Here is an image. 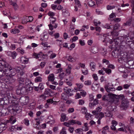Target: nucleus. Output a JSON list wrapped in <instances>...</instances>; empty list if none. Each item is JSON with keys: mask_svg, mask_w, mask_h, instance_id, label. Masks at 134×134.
Wrapping results in <instances>:
<instances>
[{"mask_svg": "<svg viewBox=\"0 0 134 134\" xmlns=\"http://www.w3.org/2000/svg\"><path fill=\"white\" fill-rule=\"evenodd\" d=\"M65 76V74L64 72L60 74L59 75V78L61 79H62Z\"/></svg>", "mask_w": 134, "mask_h": 134, "instance_id": "nucleus-37", "label": "nucleus"}, {"mask_svg": "<svg viewBox=\"0 0 134 134\" xmlns=\"http://www.w3.org/2000/svg\"><path fill=\"white\" fill-rule=\"evenodd\" d=\"M68 61L71 62H74L75 61V59L71 56H69L68 58L67 59Z\"/></svg>", "mask_w": 134, "mask_h": 134, "instance_id": "nucleus-28", "label": "nucleus"}, {"mask_svg": "<svg viewBox=\"0 0 134 134\" xmlns=\"http://www.w3.org/2000/svg\"><path fill=\"white\" fill-rule=\"evenodd\" d=\"M41 44L43 46H44V47H50V46H47L48 44L46 42L43 43V42H42L41 43Z\"/></svg>", "mask_w": 134, "mask_h": 134, "instance_id": "nucleus-49", "label": "nucleus"}, {"mask_svg": "<svg viewBox=\"0 0 134 134\" xmlns=\"http://www.w3.org/2000/svg\"><path fill=\"white\" fill-rule=\"evenodd\" d=\"M84 83L86 85H90L91 84V82L90 81L88 80L85 81Z\"/></svg>", "mask_w": 134, "mask_h": 134, "instance_id": "nucleus-40", "label": "nucleus"}, {"mask_svg": "<svg viewBox=\"0 0 134 134\" xmlns=\"http://www.w3.org/2000/svg\"><path fill=\"white\" fill-rule=\"evenodd\" d=\"M109 127L108 126H106L103 127L102 129L103 130L102 131V133L103 134H105V131L108 130Z\"/></svg>", "mask_w": 134, "mask_h": 134, "instance_id": "nucleus-29", "label": "nucleus"}, {"mask_svg": "<svg viewBox=\"0 0 134 134\" xmlns=\"http://www.w3.org/2000/svg\"><path fill=\"white\" fill-rule=\"evenodd\" d=\"M12 55L11 57L13 58L14 59L16 57L17 55V54L15 51H13L12 52Z\"/></svg>", "mask_w": 134, "mask_h": 134, "instance_id": "nucleus-35", "label": "nucleus"}, {"mask_svg": "<svg viewBox=\"0 0 134 134\" xmlns=\"http://www.w3.org/2000/svg\"><path fill=\"white\" fill-rule=\"evenodd\" d=\"M80 94L83 97H85L86 94V92L84 91H82L80 92Z\"/></svg>", "mask_w": 134, "mask_h": 134, "instance_id": "nucleus-44", "label": "nucleus"}, {"mask_svg": "<svg viewBox=\"0 0 134 134\" xmlns=\"http://www.w3.org/2000/svg\"><path fill=\"white\" fill-rule=\"evenodd\" d=\"M112 125L111 126V129L113 130H115L116 128L115 126L117 125L118 123L115 121L113 120L112 121Z\"/></svg>", "mask_w": 134, "mask_h": 134, "instance_id": "nucleus-9", "label": "nucleus"}, {"mask_svg": "<svg viewBox=\"0 0 134 134\" xmlns=\"http://www.w3.org/2000/svg\"><path fill=\"white\" fill-rule=\"evenodd\" d=\"M98 100L96 99H95L93 102L92 103H89V106L91 108L94 107V105L98 104Z\"/></svg>", "mask_w": 134, "mask_h": 134, "instance_id": "nucleus-15", "label": "nucleus"}, {"mask_svg": "<svg viewBox=\"0 0 134 134\" xmlns=\"http://www.w3.org/2000/svg\"><path fill=\"white\" fill-rule=\"evenodd\" d=\"M121 19L120 18H115L113 19V20L115 22H120L121 20Z\"/></svg>", "mask_w": 134, "mask_h": 134, "instance_id": "nucleus-51", "label": "nucleus"}, {"mask_svg": "<svg viewBox=\"0 0 134 134\" xmlns=\"http://www.w3.org/2000/svg\"><path fill=\"white\" fill-rule=\"evenodd\" d=\"M85 102L84 100L82 99L79 100V104L80 105H82Z\"/></svg>", "mask_w": 134, "mask_h": 134, "instance_id": "nucleus-47", "label": "nucleus"}, {"mask_svg": "<svg viewBox=\"0 0 134 134\" xmlns=\"http://www.w3.org/2000/svg\"><path fill=\"white\" fill-rule=\"evenodd\" d=\"M19 83L18 86H24L25 84V80L23 78L20 77L18 79Z\"/></svg>", "mask_w": 134, "mask_h": 134, "instance_id": "nucleus-8", "label": "nucleus"}, {"mask_svg": "<svg viewBox=\"0 0 134 134\" xmlns=\"http://www.w3.org/2000/svg\"><path fill=\"white\" fill-rule=\"evenodd\" d=\"M93 79L95 81H97L98 79V78L97 75L96 74H94L92 75Z\"/></svg>", "mask_w": 134, "mask_h": 134, "instance_id": "nucleus-46", "label": "nucleus"}, {"mask_svg": "<svg viewBox=\"0 0 134 134\" xmlns=\"http://www.w3.org/2000/svg\"><path fill=\"white\" fill-rule=\"evenodd\" d=\"M115 110L111 106H109L108 107L106 112H105V114L107 116L112 117L113 113L115 111Z\"/></svg>", "mask_w": 134, "mask_h": 134, "instance_id": "nucleus-4", "label": "nucleus"}, {"mask_svg": "<svg viewBox=\"0 0 134 134\" xmlns=\"http://www.w3.org/2000/svg\"><path fill=\"white\" fill-rule=\"evenodd\" d=\"M42 78L40 77H37L35 79V81L36 82H41L42 81Z\"/></svg>", "mask_w": 134, "mask_h": 134, "instance_id": "nucleus-33", "label": "nucleus"}, {"mask_svg": "<svg viewBox=\"0 0 134 134\" xmlns=\"http://www.w3.org/2000/svg\"><path fill=\"white\" fill-rule=\"evenodd\" d=\"M48 14L49 16L51 17H53L54 16L55 14L54 13L50 11L48 13Z\"/></svg>", "mask_w": 134, "mask_h": 134, "instance_id": "nucleus-41", "label": "nucleus"}, {"mask_svg": "<svg viewBox=\"0 0 134 134\" xmlns=\"http://www.w3.org/2000/svg\"><path fill=\"white\" fill-rule=\"evenodd\" d=\"M6 129V124L2 123L0 124V129L2 130L3 131L4 130Z\"/></svg>", "mask_w": 134, "mask_h": 134, "instance_id": "nucleus-22", "label": "nucleus"}, {"mask_svg": "<svg viewBox=\"0 0 134 134\" xmlns=\"http://www.w3.org/2000/svg\"><path fill=\"white\" fill-rule=\"evenodd\" d=\"M25 85L26 86H30V85H32V83L31 82V81L29 79H26L25 82Z\"/></svg>", "mask_w": 134, "mask_h": 134, "instance_id": "nucleus-16", "label": "nucleus"}, {"mask_svg": "<svg viewBox=\"0 0 134 134\" xmlns=\"http://www.w3.org/2000/svg\"><path fill=\"white\" fill-rule=\"evenodd\" d=\"M111 35L115 36H117L118 35V32L115 30L114 31L112 30L111 32Z\"/></svg>", "mask_w": 134, "mask_h": 134, "instance_id": "nucleus-26", "label": "nucleus"}, {"mask_svg": "<svg viewBox=\"0 0 134 134\" xmlns=\"http://www.w3.org/2000/svg\"><path fill=\"white\" fill-rule=\"evenodd\" d=\"M12 101V99L11 97H8L7 99H6V98H4L3 100L1 101V105H2L3 104H7L11 103Z\"/></svg>", "mask_w": 134, "mask_h": 134, "instance_id": "nucleus-6", "label": "nucleus"}, {"mask_svg": "<svg viewBox=\"0 0 134 134\" xmlns=\"http://www.w3.org/2000/svg\"><path fill=\"white\" fill-rule=\"evenodd\" d=\"M91 52L93 54H96L98 52V48L97 47H92L91 50Z\"/></svg>", "mask_w": 134, "mask_h": 134, "instance_id": "nucleus-14", "label": "nucleus"}, {"mask_svg": "<svg viewBox=\"0 0 134 134\" xmlns=\"http://www.w3.org/2000/svg\"><path fill=\"white\" fill-rule=\"evenodd\" d=\"M0 67L2 68H7V69L9 70L11 73L10 76H14L16 74V69L12 68L8 64L4 61L2 60L0 62Z\"/></svg>", "mask_w": 134, "mask_h": 134, "instance_id": "nucleus-1", "label": "nucleus"}, {"mask_svg": "<svg viewBox=\"0 0 134 134\" xmlns=\"http://www.w3.org/2000/svg\"><path fill=\"white\" fill-rule=\"evenodd\" d=\"M10 3L11 5H12L14 7L15 10L17 9H18V6L16 3L11 1L10 2Z\"/></svg>", "mask_w": 134, "mask_h": 134, "instance_id": "nucleus-20", "label": "nucleus"}, {"mask_svg": "<svg viewBox=\"0 0 134 134\" xmlns=\"http://www.w3.org/2000/svg\"><path fill=\"white\" fill-rule=\"evenodd\" d=\"M64 38L65 39H66L68 37V35L66 33H64Z\"/></svg>", "mask_w": 134, "mask_h": 134, "instance_id": "nucleus-61", "label": "nucleus"}, {"mask_svg": "<svg viewBox=\"0 0 134 134\" xmlns=\"http://www.w3.org/2000/svg\"><path fill=\"white\" fill-rule=\"evenodd\" d=\"M44 94L45 95H49L50 96L54 94V93L50 89H48L45 91L44 92Z\"/></svg>", "mask_w": 134, "mask_h": 134, "instance_id": "nucleus-10", "label": "nucleus"}, {"mask_svg": "<svg viewBox=\"0 0 134 134\" xmlns=\"http://www.w3.org/2000/svg\"><path fill=\"white\" fill-rule=\"evenodd\" d=\"M82 113L84 114H85L86 113L87 110L86 108L84 107L82 109Z\"/></svg>", "mask_w": 134, "mask_h": 134, "instance_id": "nucleus-52", "label": "nucleus"}, {"mask_svg": "<svg viewBox=\"0 0 134 134\" xmlns=\"http://www.w3.org/2000/svg\"><path fill=\"white\" fill-rule=\"evenodd\" d=\"M79 43L81 46H84L85 44L84 41L81 40H79Z\"/></svg>", "mask_w": 134, "mask_h": 134, "instance_id": "nucleus-62", "label": "nucleus"}, {"mask_svg": "<svg viewBox=\"0 0 134 134\" xmlns=\"http://www.w3.org/2000/svg\"><path fill=\"white\" fill-rule=\"evenodd\" d=\"M19 100L21 103L26 105L28 102L29 99L27 97L23 96L20 98Z\"/></svg>", "mask_w": 134, "mask_h": 134, "instance_id": "nucleus-5", "label": "nucleus"}, {"mask_svg": "<svg viewBox=\"0 0 134 134\" xmlns=\"http://www.w3.org/2000/svg\"><path fill=\"white\" fill-rule=\"evenodd\" d=\"M56 56V54L54 53H52L50 56L51 58H53Z\"/></svg>", "mask_w": 134, "mask_h": 134, "instance_id": "nucleus-55", "label": "nucleus"}, {"mask_svg": "<svg viewBox=\"0 0 134 134\" xmlns=\"http://www.w3.org/2000/svg\"><path fill=\"white\" fill-rule=\"evenodd\" d=\"M99 116H100L99 118H100V119H101L102 118L104 117V114L102 112L100 113Z\"/></svg>", "mask_w": 134, "mask_h": 134, "instance_id": "nucleus-60", "label": "nucleus"}, {"mask_svg": "<svg viewBox=\"0 0 134 134\" xmlns=\"http://www.w3.org/2000/svg\"><path fill=\"white\" fill-rule=\"evenodd\" d=\"M102 109V107H98L96 109V111L97 112V113H98V112H100Z\"/></svg>", "mask_w": 134, "mask_h": 134, "instance_id": "nucleus-45", "label": "nucleus"}, {"mask_svg": "<svg viewBox=\"0 0 134 134\" xmlns=\"http://www.w3.org/2000/svg\"><path fill=\"white\" fill-rule=\"evenodd\" d=\"M132 20V18L131 17L130 18L129 20L127 21L126 23H124V25L125 26H130L131 24Z\"/></svg>", "mask_w": 134, "mask_h": 134, "instance_id": "nucleus-21", "label": "nucleus"}, {"mask_svg": "<svg viewBox=\"0 0 134 134\" xmlns=\"http://www.w3.org/2000/svg\"><path fill=\"white\" fill-rule=\"evenodd\" d=\"M102 100L104 101H108L110 103H113L114 100V99H108L107 98V96L106 95H104L102 98Z\"/></svg>", "mask_w": 134, "mask_h": 134, "instance_id": "nucleus-12", "label": "nucleus"}, {"mask_svg": "<svg viewBox=\"0 0 134 134\" xmlns=\"http://www.w3.org/2000/svg\"><path fill=\"white\" fill-rule=\"evenodd\" d=\"M113 26H110L108 24H106L105 25V28H107L108 29H110L111 28H113Z\"/></svg>", "mask_w": 134, "mask_h": 134, "instance_id": "nucleus-39", "label": "nucleus"}, {"mask_svg": "<svg viewBox=\"0 0 134 134\" xmlns=\"http://www.w3.org/2000/svg\"><path fill=\"white\" fill-rule=\"evenodd\" d=\"M48 80L51 82L53 81L54 80V76L53 74H51L48 77Z\"/></svg>", "mask_w": 134, "mask_h": 134, "instance_id": "nucleus-17", "label": "nucleus"}, {"mask_svg": "<svg viewBox=\"0 0 134 134\" xmlns=\"http://www.w3.org/2000/svg\"><path fill=\"white\" fill-rule=\"evenodd\" d=\"M28 115L31 117H33V113L32 111H30L29 112Z\"/></svg>", "mask_w": 134, "mask_h": 134, "instance_id": "nucleus-64", "label": "nucleus"}, {"mask_svg": "<svg viewBox=\"0 0 134 134\" xmlns=\"http://www.w3.org/2000/svg\"><path fill=\"white\" fill-rule=\"evenodd\" d=\"M70 122V125H73L74 124H76V121L75 120H70L69 121Z\"/></svg>", "mask_w": 134, "mask_h": 134, "instance_id": "nucleus-36", "label": "nucleus"}, {"mask_svg": "<svg viewBox=\"0 0 134 134\" xmlns=\"http://www.w3.org/2000/svg\"><path fill=\"white\" fill-rule=\"evenodd\" d=\"M96 12L98 14L102 15L103 14V13L102 11H100L99 9H96Z\"/></svg>", "mask_w": 134, "mask_h": 134, "instance_id": "nucleus-42", "label": "nucleus"}, {"mask_svg": "<svg viewBox=\"0 0 134 134\" xmlns=\"http://www.w3.org/2000/svg\"><path fill=\"white\" fill-rule=\"evenodd\" d=\"M128 63L129 64L130 66L134 65V60H133L129 61Z\"/></svg>", "mask_w": 134, "mask_h": 134, "instance_id": "nucleus-38", "label": "nucleus"}, {"mask_svg": "<svg viewBox=\"0 0 134 134\" xmlns=\"http://www.w3.org/2000/svg\"><path fill=\"white\" fill-rule=\"evenodd\" d=\"M10 32L11 33H13L14 34H16L19 33L20 32V31L18 29H13L11 30Z\"/></svg>", "mask_w": 134, "mask_h": 134, "instance_id": "nucleus-25", "label": "nucleus"}, {"mask_svg": "<svg viewBox=\"0 0 134 134\" xmlns=\"http://www.w3.org/2000/svg\"><path fill=\"white\" fill-rule=\"evenodd\" d=\"M64 89L65 90V91L67 93L68 97H69V96H72L73 95V94L72 93L73 90L72 91L70 89L67 90L66 89L64 88Z\"/></svg>", "mask_w": 134, "mask_h": 134, "instance_id": "nucleus-11", "label": "nucleus"}, {"mask_svg": "<svg viewBox=\"0 0 134 134\" xmlns=\"http://www.w3.org/2000/svg\"><path fill=\"white\" fill-rule=\"evenodd\" d=\"M88 127H82V130L84 131H86L88 130Z\"/></svg>", "mask_w": 134, "mask_h": 134, "instance_id": "nucleus-59", "label": "nucleus"}, {"mask_svg": "<svg viewBox=\"0 0 134 134\" xmlns=\"http://www.w3.org/2000/svg\"><path fill=\"white\" fill-rule=\"evenodd\" d=\"M7 109L8 111L10 112L11 114L14 115L16 114L17 111L18 110L17 109H14V108L11 106L8 107Z\"/></svg>", "mask_w": 134, "mask_h": 134, "instance_id": "nucleus-7", "label": "nucleus"}, {"mask_svg": "<svg viewBox=\"0 0 134 134\" xmlns=\"http://www.w3.org/2000/svg\"><path fill=\"white\" fill-rule=\"evenodd\" d=\"M76 85L77 86V87L79 89V91H81V89L83 87V85L82 84L76 83Z\"/></svg>", "mask_w": 134, "mask_h": 134, "instance_id": "nucleus-32", "label": "nucleus"}, {"mask_svg": "<svg viewBox=\"0 0 134 134\" xmlns=\"http://www.w3.org/2000/svg\"><path fill=\"white\" fill-rule=\"evenodd\" d=\"M90 65L91 66V70L93 71H94L96 68V64L94 62H91L90 64Z\"/></svg>", "mask_w": 134, "mask_h": 134, "instance_id": "nucleus-18", "label": "nucleus"}, {"mask_svg": "<svg viewBox=\"0 0 134 134\" xmlns=\"http://www.w3.org/2000/svg\"><path fill=\"white\" fill-rule=\"evenodd\" d=\"M38 87L41 90H42L44 88L43 85L42 84V83H40L38 86Z\"/></svg>", "mask_w": 134, "mask_h": 134, "instance_id": "nucleus-48", "label": "nucleus"}, {"mask_svg": "<svg viewBox=\"0 0 134 134\" xmlns=\"http://www.w3.org/2000/svg\"><path fill=\"white\" fill-rule=\"evenodd\" d=\"M119 27V25L118 24H116L114 26H113V30L114 31L115 30L116 31L118 29Z\"/></svg>", "mask_w": 134, "mask_h": 134, "instance_id": "nucleus-30", "label": "nucleus"}, {"mask_svg": "<svg viewBox=\"0 0 134 134\" xmlns=\"http://www.w3.org/2000/svg\"><path fill=\"white\" fill-rule=\"evenodd\" d=\"M9 120L11 121H12V122H11L12 124H14L16 121L15 118L13 116H12L10 117Z\"/></svg>", "mask_w": 134, "mask_h": 134, "instance_id": "nucleus-31", "label": "nucleus"}, {"mask_svg": "<svg viewBox=\"0 0 134 134\" xmlns=\"http://www.w3.org/2000/svg\"><path fill=\"white\" fill-rule=\"evenodd\" d=\"M102 69L105 71L106 73H107L108 74H109L111 72V70L110 69L105 68H103Z\"/></svg>", "mask_w": 134, "mask_h": 134, "instance_id": "nucleus-27", "label": "nucleus"}, {"mask_svg": "<svg viewBox=\"0 0 134 134\" xmlns=\"http://www.w3.org/2000/svg\"><path fill=\"white\" fill-rule=\"evenodd\" d=\"M61 120L62 121H64L67 120L68 119L66 117V115L63 113L61 115Z\"/></svg>", "mask_w": 134, "mask_h": 134, "instance_id": "nucleus-19", "label": "nucleus"}, {"mask_svg": "<svg viewBox=\"0 0 134 134\" xmlns=\"http://www.w3.org/2000/svg\"><path fill=\"white\" fill-rule=\"evenodd\" d=\"M74 130V128L72 127H70L69 129V130L71 133H72Z\"/></svg>", "mask_w": 134, "mask_h": 134, "instance_id": "nucleus-56", "label": "nucleus"}, {"mask_svg": "<svg viewBox=\"0 0 134 134\" xmlns=\"http://www.w3.org/2000/svg\"><path fill=\"white\" fill-rule=\"evenodd\" d=\"M28 92V89L24 86H18L16 91V93L18 94L21 95L26 94Z\"/></svg>", "mask_w": 134, "mask_h": 134, "instance_id": "nucleus-2", "label": "nucleus"}, {"mask_svg": "<svg viewBox=\"0 0 134 134\" xmlns=\"http://www.w3.org/2000/svg\"><path fill=\"white\" fill-rule=\"evenodd\" d=\"M119 98L120 99L122 100L120 107L122 108V109H124L125 108H126L127 107L129 102L127 100L125 99L124 96L123 95H120Z\"/></svg>", "mask_w": 134, "mask_h": 134, "instance_id": "nucleus-3", "label": "nucleus"}, {"mask_svg": "<svg viewBox=\"0 0 134 134\" xmlns=\"http://www.w3.org/2000/svg\"><path fill=\"white\" fill-rule=\"evenodd\" d=\"M78 39V37L76 36H75L72 39V42L75 41L77 40Z\"/></svg>", "mask_w": 134, "mask_h": 134, "instance_id": "nucleus-57", "label": "nucleus"}, {"mask_svg": "<svg viewBox=\"0 0 134 134\" xmlns=\"http://www.w3.org/2000/svg\"><path fill=\"white\" fill-rule=\"evenodd\" d=\"M62 98L63 100H67L69 98V97L65 92L63 93L62 94Z\"/></svg>", "mask_w": 134, "mask_h": 134, "instance_id": "nucleus-13", "label": "nucleus"}, {"mask_svg": "<svg viewBox=\"0 0 134 134\" xmlns=\"http://www.w3.org/2000/svg\"><path fill=\"white\" fill-rule=\"evenodd\" d=\"M64 125L68 127L70 125V122H64L63 123Z\"/></svg>", "mask_w": 134, "mask_h": 134, "instance_id": "nucleus-63", "label": "nucleus"}, {"mask_svg": "<svg viewBox=\"0 0 134 134\" xmlns=\"http://www.w3.org/2000/svg\"><path fill=\"white\" fill-rule=\"evenodd\" d=\"M41 5L42 7L45 8L47 6V4L45 3H42L41 4Z\"/></svg>", "mask_w": 134, "mask_h": 134, "instance_id": "nucleus-58", "label": "nucleus"}, {"mask_svg": "<svg viewBox=\"0 0 134 134\" xmlns=\"http://www.w3.org/2000/svg\"><path fill=\"white\" fill-rule=\"evenodd\" d=\"M88 4L90 7H92L95 5V2L91 0H88Z\"/></svg>", "mask_w": 134, "mask_h": 134, "instance_id": "nucleus-23", "label": "nucleus"}, {"mask_svg": "<svg viewBox=\"0 0 134 134\" xmlns=\"http://www.w3.org/2000/svg\"><path fill=\"white\" fill-rule=\"evenodd\" d=\"M81 97V95L79 93H77L75 96L76 99L80 98Z\"/></svg>", "mask_w": 134, "mask_h": 134, "instance_id": "nucleus-50", "label": "nucleus"}, {"mask_svg": "<svg viewBox=\"0 0 134 134\" xmlns=\"http://www.w3.org/2000/svg\"><path fill=\"white\" fill-rule=\"evenodd\" d=\"M115 8L114 6H111V5H108L107 6V9L108 10H110L112 9H113Z\"/></svg>", "mask_w": 134, "mask_h": 134, "instance_id": "nucleus-43", "label": "nucleus"}, {"mask_svg": "<svg viewBox=\"0 0 134 134\" xmlns=\"http://www.w3.org/2000/svg\"><path fill=\"white\" fill-rule=\"evenodd\" d=\"M47 102L48 103L52 104L53 102V100L52 99H50L47 100Z\"/></svg>", "mask_w": 134, "mask_h": 134, "instance_id": "nucleus-53", "label": "nucleus"}, {"mask_svg": "<svg viewBox=\"0 0 134 134\" xmlns=\"http://www.w3.org/2000/svg\"><path fill=\"white\" fill-rule=\"evenodd\" d=\"M65 130L66 129L65 127H63L62 130L60 131V134H66V133Z\"/></svg>", "mask_w": 134, "mask_h": 134, "instance_id": "nucleus-34", "label": "nucleus"}, {"mask_svg": "<svg viewBox=\"0 0 134 134\" xmlns=\"http://www.w3.org/2000/svg\"><path fill=\"white\" fill-rule=\"evenodd\" d=\"M102 62L103 63H106L107 64H108L109 63V61L105 59H103Z\"/></svg>", "mask_w": 134, "mask_h": 134, "instance_id": "nucleus-54", "label": "nucleus"}, {"mask_svg": "<svg viewBox=\"0 0 134 134\" xmlns=\"http://www.w3.org/2000/svg\"><path fill=\"white\" fill-rule=\"evenodd\" d=\"M21 61L23 63L26 64L28 63V59L24 57H22L21 58Z\"/></svg>", "mask_w": 134, "mask_h": 134, "instance_id": "nucleus-24", "label": "nucleus"}]
</instances>
